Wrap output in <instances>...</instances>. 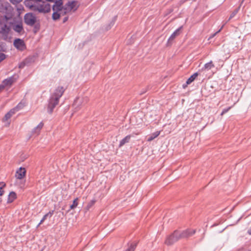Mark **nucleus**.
<instances>
[{"mask_svg":"<svg viewBox=\"0 0 251 251\" xmlns=\"http://www.w3.org/2000/svg\"><path fill=\"white\" fill-rule=\"evenodd\" d=\"M64 92V89L62 86L58 87L51 95L48 106V111L51 113L54 107L58 105L59 99L61 97Z\"/></svg>","mask_w":251,"mask_h":251,"instance_id":"1","label":"nucleus"},{"mask_svg":"<svg viewBox=\"0 0 251 251\" xmlns=\"http://www.w3.org/2000/svg\"><path fill=\"white\" fill-rule=\"evenodd\" d=\"M25 4L31 8L33 10H37L40 13H48L50 10L51 6L46 1H42L38 0L36 1V3L32 4L29 5V1L25 2Z\"/></svg>","mask_w":251,"mask_h":251,"instance_id":"2","label":"nucleus"},{"mask_svg":"<svg viewBox=\"0 0 251 251\" xmlns=\"http://www.w3.org/2000/svg\"><path fill=\"white\" fill-rule=\"evenodd\" d=\"M179 239H181L179 231H175L166 239L165 243L167 245H171L178 241Z\"/></svg>","mask_w":251,"mask_h":251,"instance_id":"3","label":"nucleus"},{"mask_svg":"<svg viewBox=\"0 0 251 251\" xmlns=\"http://www.w3.org/2000/svg\"><path fill=\"white\" fill-rule=\"evenodd\" d=\"M77 1L75 0L69 1L64 6L65 13H70L75 11L77 8Z\"/></svg>","mask_w":251,"mask_h":251,"instance_id":"4","label":"nucleus"},{"mask_svg":"<svg viewBox=\"0 0 251 251\" xmlns=\"http://www.w3.org/2000/svg\"><path fill=\"white\" fill-rule=\"evenodd\" d=\"M24 20L25 23L30 26L33 25L36 21V17L35 16L31 13H26L24 16Z\"/></svg>","mask_w":251,"mask_h":251,"instance_id":"5","label":"nucleus"},{"mask_svg":"<svg viewBox=\"0 0 251 251\" xmlns=\"http://www.w3.org/2000/svg\"><path fill=\"white\" fill-rule=\"evenodd\" d=\"M10 31L9 27L4 23H0V34L2 35L4 39L7 38L8 34Z\"/></svg>","mask_w":251,"mask_h":251,"instance_id":"6","label":"nucleus"},{"mask_svg":"<svg viewBox=\"0 0 251 251\" xmlns=\"http://www.w3.org/2000/svg\"><path fill=\"white\" fill-rule=\"evenodd\" d=\"M23 106L24 105H23L21 103H19L16 107L10 110L5 114L4 117L3 118V121L4 122L9 120L12 117V116L15 113L16 111L19 110V109Z\"/></svg>","mask_w":251,"mask_h":251,"instance_id":"7","label":"nucleus"},{"mask_svg":"<svg viewBox=\"0 0 251 251\" xmlns=\"http://www.w3.org/2000/svg\"><path fill=\"white\" fill-rule=\"evenodd\" d=\"M14 46L18 50H23L25 49V46L24 41L21 39H16L14 41Z\"/></svg>","mask_w":251,"mask_h":251,"instance_id":"8","label":"nucleus"},{"mask_svg":"<svg viewBox=\"0 0 251 251\" xmlns=\"http://www.w3.org/2000/svg\"><path fill=\"white\" fill-rule=\"evenodd\" d=\"M196 232L195 229H187L182 232H179V235L181 238H188L192 236Z\"/></svg>","mask_w":251,"mask_h":251,"instance_id":"9","label":"nucleus"},{"mask_svg":"<svg viewBox=\"0 0 251 251\" xmlns=\"http://www.w3.org/2000/svg\"><path fill=\"white\" fill-rule=\"evenodd\" d=\"M26 173V170L25 168L21 167L16 171L15 177L19 179L23 178Z\"/></svg>","mask_w":251,"mask_h":251,"instance_id":"10","label":"nucleus"},{"mask_svg":"<svg viewBox=\"0 0 251 251\" xmlns=\"http://www.w3.org/2000/svg\"><path fill=\"white\" fill-rule=\"evenodd\" d=\"M215 67L213 62L210 61V62L204 64V66L201 69L199 72L207 71L211 70Z\"/></svg>","mask_w":251,"mask_h":251,"instance_id":"11","label":"nucleus"},{"mask_svg":"<svg viewBox=\"0 0 251 251\" xmlns=\"http://www.w3.org/2000/svg\"><path fill=\"white\" fill-rule=\"evenodd\" d=\"M14 78L13 77H10L4 79L2 81V84L0 85L1 86H3V89L5 87L10 86L14 82Z\"/></svg>","mask_w":251,"mask_h":251,"instance_id":"12","label":"nucleus"},{"mask_svg":"<svg viewBox=\"0 0 251 251\" xmlns=\"http://www.w3.org/2000/svg\"><path fill=\"white\" fill-rule=\"evenodd\" d=\"M182 28V26L180 27L176 30H175L172 34L170 36L168 41V44L171 43V42L180 33V30Z\"/></svg>","mask_w":251,"mask_h":251,"instance_id":"13","label":"nucleus"},{"mask_svg":"<svg viewBox=\"0 0 251 251\" xmlns=\"http://www.w3.org/2000/svg\"><path fill=\"white\" fill-rule=\"evenodd\" d=\"M62 5L63 2L62 0H58L56 1L52 7L53 10L58 11V10H60L61 8L63 7V6H62Z\"/></svg>","mask_w":251,"mask_h":251,"instance_id":"14","label":"nucleus"},{"mask_svg":"<svg viewBox=\"0 0 251 251\" xmlns=\"http://www.w3.org/2000/svg\"><path fill=\"white\" fill-rule=\"evenodd\" d=\"M17 198L16 194L14 192H11L8 197L7 202L11 203L13 202Z\"/></svg>","mask_w":251,"mask_h":251,"instance_id":"15","label":"nucleus"},{"mask_svg":"<svg viewBox=\"0 0 251 251\" xmlns=\"http://www.w3.org/2000/svg\"><path fill=\"white\" fill-rule=\"evenodd\" d=\"M13 29L18 33H21L23 30V27L22 23H19L14 25Z\"/></svg>","mask_w":251,"mask_h":251,"instance_id":"16","label":"nucleus"},{"mask_svg":"<svg viewBox=\"0 0 251 251\" xmlns=\"http://www.w3.org/2000/svg\"><path fill=\"white\" fill-rule=\"evenodd\" d=\"M199 74V72H196L194 73L193 75H192L186 81L187 84H189L191 82H192L198 76Z\"/></svg>","mask_w":251,"mask_h":251,"instance_id":"17","label":"nucleus"},{"mask_svg":"<svg viewBox=\"0 0 251 251\" xmlns=\"http://www.w3.org/2000/svg\"><path fill=\"white\" fill-rule=\"evenodd\" d=\"M130 135H127L124 139H123L120 142L119 147H121L126 143H128L130 139Z\"/></svg>","mask_w":251,"mask_h":251,"instance_id":"18","label":"nucleus"},{"mask_svg":"<svg viewBox=\"0 0 251 251\" xmlns=\"http://www.w3.org/2000/svg\"><path fill=\"white\" fill-rule=\"evenodd\" d=\"M43 126V123L41 122L36 127L34 128L32 132L36 134H38L40 131V130Z\"/></svg>","mask_w":251,"mask_h":251,"instance_id":"19","label":"nucleus"},{"mask_svg":"<svg viewBox=\"0 0 251 251\" xmlns=\"http://www.w3.org/2000/svg\"><path fill=\"white\" fill-rule=\"evenodd\" d=\"M160 131H158L152 133L151 134V135L148 138V139H147V141L148 142L151 141L154 139H155V138L158 137L159 136V135L160 134Z\"/></svg>","mask_w":251,"mask_h":251,"instance_id":"20","label":"nucleus"},{"mask_svg":"<svg viewBox=\"0 0 251 251\" xmlns=\"http://www.w3.org/2000/svg\"><path fill=\"white\" fill-rule=\"evenodd\" d=\"M78 199L77 198L74 200L73 204L70 206V209H74L77 206L78 204Z\"/></svg>","mask_w":251,"mask_h":251,"instance_id":"21","label":"nucleus"},{"mask_svg":"<svg viewBox=\"0 0 251 251\" xmlns=\"http://www.w3.org/2000/svg\"><path fill=\"white\" fill-rule=\"evenodd\" d=\"M96 200H92L90 201H89L87 206L85 207L86 210H89L95 203Z\"/></svg>","mask_w":251,"mask_h":251,"instance_id":"22","label":"nucleus"},{"mask_svg":"<svg viewBox=\"0 0 251 251\" xmlns=\"http://www.w3.org/2000/svg\"><path fill=\"white\" fill-rule=\"evenodd\" d=\"M136 244L132 243L129 245L128 249H126L125 251H134V250L136 248Z\"/></svg>","mask_w":251,"mask_h":251,"instance_id":"23","label":"nucleus"},{"mask_svg":"<svg viewBox=\"0 0 251 251\" xmlns=\"http://www.w3.org/2000/svg\"><path fill=\"white\" fill-rule=\"evenodd\" d=\"M53 20H57L60 17V14H59L58 11H54L52 16Z\"/></svg>","mask_w":251,"mask_h":251,"instance_id":"24","label":"nucleus"},{"mask_svg":"<svg viewBox=\"0 0 251 251\" xmlns=\"http://www.w3.org/2000/svg\"><path fill=\"white\" fill-rule=\"evenodd\" d=\"M239 9H240V7H238L237 8L235 9L232 12V13L231 14V15H230V17L229 18L228 21H229L232 18H233L237 14V13L238 12V11L239 10Z\"/></svg>","mask_w":251,"mask_h":251,"instance_id":"25","label":"nucleus"},{"mask_svg":"<svg viewBox=\"0 0 251 251\" xmlns=\"http://www.w3.org/2000/svg\"><path fill=\"white\" fill-rule=\"evenodd\" d=\"M5 186V183L3 182H0V196H2L3 194V188Z\"/></svg>","mask_w":251,"mask_h":251,"instance_id":"26","label":"nucleus"},{"mask_svg":"<svg viewBox=\"0 0 251 251\" xmlns=\"http://www.w3.org/2000/svg\"><path fill=\"white\" fill-rule=\"evenodd\" d=\"M53 214V211H50L46 214H45L44 217H43V220H46L48 217L50 218Z\"/></svg>","mask_w":251,"mask_h":251,"instance_id":"27","label":"nucleus"},{"mask_svg":"<svg viewBox=\"0 0 251 251\" xmlns=\"http://www.w3.org/2000/svg\"><path fill=\"white\" fill-rule=\"evenodd\" d=\"M64 10V6H63V8H61L60 10H58V13L59 14H60V16H64L68 13H65L64 12H65V11Z\"/></svg>","mask_w":251,"mask_h":251,"instance_id":"28","label":"nucleus"},{"mask_svg":"<svg viewBox=\"0 0 251 251\" xmlns=\"http://www.w3.org/2000/svg\"><path fill=\"white\" fill-rule=\"evenodd\" d=\"M81 101V99L80 98H77L76 99L74 102V106H77L79 104V103Z\"/></svg>","mask_w":251,"mask_h":251,"instance_id":"29","label":"nucleus"},{"mask_svg":"<svg viewBox=\"0 0 251 251\" xmlns=\"http://www.w3.org/2000/svg\"><path fill=\"white\" fill-rule=\"evenodd\" d=\"M13 4H16L20 3L22 0H9Z\"/></svg>","mask_w":251,"mask_h":251,"instance_id":"30","label":"nucleus"},{"mask_svg":"<svg viewBox=\"0 0 251 251\" xmlns=\"http://www.w3.org/2000/svg\"><path fill=\"white\" fill-rule=\"evenodd\" d=\"M5 58V55L3 53H0V62Z\"/></svg>","mask_w":251,"mask_h":251,"instance_id":"31","label":"nucleus"},{"mask_svg":"<svg viewBox=\"0 0 251 251\" xmlns=\"http://www.w3.org/2000/svg\"><path fill=\"white\" fill-rule=\"evenodd\" d=\"M230 108H231V107H229L227 108L223 109V111H224V112H225V113H226L227 112Z\"/></svg>","mask_w":251,"mask_h":251,"instance_id":"32","label":"nucleus"},{"mask_svg":"<svg viewBox=\"0 0 251 251\" xmlns=\"http://www.w3.org/2000/svg\"><path fill=\"white\" fill-rule=\"evenodd\" d=\"M68 20V17H65L64 19H63V23H65L66 21H67V20Z\"/></svg>","mask_w":251,"mask_h":251,"instance_id":"33","label":"nucleus"},{"mask_svg":"<svg viewBox=\"0 0 251 251\" xmlns=\"http://www.w3.org/2000/svg\"><path fill=\"white\" fill-rule=\"evenodd\" d=\"M44 220H43V219H42V220L40 221V222L39 223V224L37 226V227H38L40 225H41L44 222Z\"/></svg>","mask_w":251,"mask_h":251,"instance_id":"34","label":"nucleus"},{"mask_svg":"<svg viewBox=\"0 0 251 251\" xmlns=\"http://www.w3.org/2000/svg\"><path fill=\"white\" fill-rule=\"evenodd\" d=\"M248 233L251 235V227L248 229Z\"/></svg>","mask_w":251,"mask_h":251,"instance_id":"35","label":"nucleus"},{"mask_svg":"<svg viewBox=\"0 0 251 251\" xmlns=\"http://www.w3.org/2000/svg\"><path fill=\"white\" fill-rule=\"evenodd\" d=\"M24 66V64H23V63H21L20 66H19V67L20 68H23Z\"/></svg>","mask_w":251,"mask_h":251,"instance_id":"36","label":"nucleus"},{"mask_svg":"<svg viewBox=\"0 0 251 251\" xmlns=\"http://www.w3.org/2000/svg\"><path fill=\"white\" fill-rule=\"evenodd\" d=\"M3 89V86L0 85V92Z\"/></svg>","mask_w":251,"mask_h":251,"instance_id":"37","label":"nucleus"},{"mask_svg":"<svg viewBox=\"0 0 251 251\" xmlns=\"http://www.w3.org/2000/svg\"><path fill=\"white\" fill-rule=\"evenodd\" d=\"M223 26H222V27L221 28V29L220 30H219V31H218L216 33H215V34L214 35H215L216 33H217L218 32H220V30H221V29L223 28Z\"/></svg>","mask_w":251,"mask_h":251,"instance_id":"38","label":"nucleus"},{"mask_svg":"<svg viewBox=\"0 0 251 251\" xmlns=\"http://www.w3.org/2000/svg\"><path fill=\"white\" fill-rule=\"evenodd\" d=\"M225 113V112H224V111H223L221 113V115L222 116Z\"/></svg>","mask_w":251,"mask_h":251,"instance_id":"39","label":"nucleus"},{"mask_svg":"<svg viewBox=\"0 0 251 251\" xmlns=\"http://www.w3.org/2000/svg\"><path fill=\"white\" fill-rule=\"evenodd\" d=\"M47 1H53L54 0H47Z\"/></svg>","mask_w":251,"mask_h":251,"instance_id":"40","label":"nucleus"},{"mask_svg":"<svg viewBox=\"0 0 251 251\" xmlns=\"http://www.w3.org/2000/svg\"><path fill=\"white\" fill-rule=\"evenodd\" d=\"M1 202V200L0 199V202Z\"/></svg>","mask_w":251,"mask_h":251,"instance_id":"41","label":"nucleus"},{"mask_svg":"<svg viewBox=\"0 0 251 251\" xmlns=\"http://www.w3.org/2000/svg\"><path fill=\"white\" fill-rule=\"evenodd\" d=\"M37 0V1H38V0Z\"/></svg>","mask_w":251,"mask_h":251,"instance_id":"42","label":"nucleus"}]
</instances>
